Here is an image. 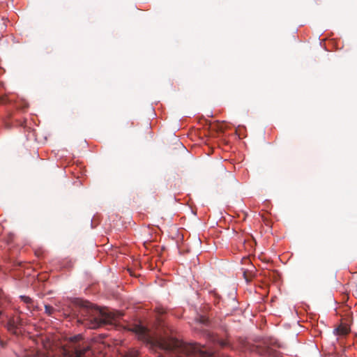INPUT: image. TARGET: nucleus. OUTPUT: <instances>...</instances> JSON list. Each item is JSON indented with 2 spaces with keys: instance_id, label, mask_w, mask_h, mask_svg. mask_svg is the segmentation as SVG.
Masks as SVG:
<instances>
[{
  "instance_id": "9",
  "label": "nucleus",
  "mask_w": 357,
  "mask_h": 357,
  "mask_svg": "<svg viewBox=\"0 0 357 357\" xmlns=\"http://www.w3.org/2000/svg\"><path fill=\"white\" fill-rule=\"evenodd\" d=\"M206 321V320L205 319L202 318V322H203L204 324H205V323H206V322H205Z\"/></svg>"
},
{
  "instance_id": "8",
  "label": "nucleus",
  "mask_w": 357,
  "mask_h": 357,
  "mask_svg": "<svg viewBox=\"0 0 357 357\" xmlns=\"http://www.w3.org/2000/svg\"><path fill=\"white\" fill-rule=\"evenodd\" d=\"M11 101L12 100L7 95L0 96V104H8L11 102Z\"/></svg>"
},
{
  "instance_id": "5",
  "label": "nucleus",
  "mask_w": 357,
  "mask_h": 357,
  "mask_svg": "<svg viewBox=\"0 0 357 357\" xmlns=\"http://www.w3.org/2000/svg\"><path fill=\"white\" fill-rule=\"evenodd\" d=\"M335 331L337 335H345L349 333L350 328L348 325L341 324L337 328H335Z\"/></svg>"
},
{
  "instance_id": "2",
  "label": "nucleus",
  "mask_w": 357,
  "mask_h": 357,
  "mask_svg": "<svg viewBox=\"0 0 357 357\" xmlns=\"http://www.w3.org/2000/svg\"><path fill=\"white\" fill-rule=\"evenodd\" d=\"M76 304L77 321L91 329L115 325L122 316L120 312L95 307L91 303L86 301L77 300Z\"/></svg>"
},
{
  "instance_id": "10",
  "label": "nucleus",
  "mask_w": 357,
  "mask_h": 357,
  "mask_svg": "<svg viewBox=\"0 0 357 357\" xmlns=\"http://www.w3.org/2000/svg\"><path fill=\"white\" fill-rule=\"evenodd\" d=\"M164 312H165V311L163 310H162L161 311L159 312V313H161V314H162Z\"/></svg>"
},
{
  "instance_id": "3",
  "label": "nucleus",
  "mask_w": 357,
  "mask_h": 357,
  "mask_svg": "<svg viewBox=\"0 0 357 357\" xmlns=\"http://www.w3.org/2000/svg\"><path fill=\"white\" fill-rule=\"evenodd\" d=\"M62 351L66 357H93L92 350L88 344L82 341L80 335L71 337L68 348H63Z\"/></svg>"
},
{
  "instance_id": "6",
  "label": "nucleus",
  "mask_w": 357,
  "mask_h": 357,
  "mask_svg": "<svg viewBox=\"0 0 357 357\" xmlns=\"http://www.w3.org/2000/svg\"><path fill=\"white\" fill-rule=\"evenodd\" d=\"M20 298L22 301L27 304L28 308H31V307L32 306L33 301L30 297L26 296H20Z\"/></svg>"
},
{
  "instance_id": "1",
  "label": "nucleus",
  "mask_w": 357,
  "mask_h": 357,
  "mask_svg": "<svg viewBox=\"0 0 357 357\" xmlns=\"http://www.w3.org/2000/svg\"><path fill=\"white\" fill-rule=\"evenodd\" d=\"M139 339L150 346L152 349H162L167 351L171 357H219L215 345L222 348L229 346L227 341L220 340L218 336L208 335V341L213 346L201 345L196 343H185L174 337L153 338L146 328L142 325H135L131 329Z\"/></svg>"
},
{
  "instance_id": "7",
  "label": "nucleus",
  "mask_w": 357,
  "mask_h": 357,
  "mask_svg": "<svg viewBox=\"0 0 357 357\" xmlns=\"http://www.w3.org/2000/svg\"><path fill=\"white\" fill-rule=\"evenodd\" d=\"M55 311L56 310L52 306L50 305H45V312L47 315L52 316Z\"/></svg>"
},
{
  "instance_id": "4",
  "label": "nucleus",
  "mask_w": 357,
  "mask_h": 357,
  "mask_svg": "<svg viewBox=\"0 0 357 357\" xmlns=\"http://www.w3.org/2000/svg\"><path fill=\"white\" fill-rule=\"evenodd\" d=\"M4 326L10 333L18 335L22 333L23 323L18 315L7 316Z\"/></svg>"
}]
</instances>
